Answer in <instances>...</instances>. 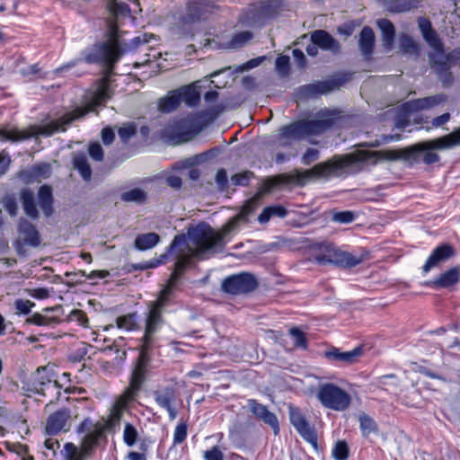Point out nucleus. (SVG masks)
<instances>
[{"instance_id": "nucleus-9", "label": "nucleus", "mask_w": 460, "mask_h": 460, "mask_svg": "<svg viewBox=\"0 0 460 460\" xmlns=\"http://www.w3.org/2000/svg\"><path fill=\"white\" fill-rule=\"evenodd\" d=\"M317 398L324 407L337 411L347 410L351 402V397L346 391L331 383L319 387Z\"/></svg>"}, {"instance_id": "nucleus-30", "label": "nucleus", "mask_w": 460, "mask_h": 460, "mask_svg": "<svg viewBox=\"0 0 460 460\" xmlns=\"http://www.w3.org/2000/svg\"><path fill=\"white\" fill-rule=\"evenodd\" d=\"M160 242V236L156 233L138 234L134 242V246L139 251L152 249Z\"/></svg>"}, {"instance_id": "nucleus-38", "label": "nucleus", "mask_w": 460, "mask_h": 460, "mask_svg": "<svg viewBox=\"0 0 460 460\" xmlns=\"http://www.w3.org/2000/svg\"><path fill=\"white\" fill-rule=\"evenodd\" d=\"M116 323L119 328L126 331L137 329V313H130L119 316Z\"/></svg>"}, {"instance_id": "nucleus-24", "label": "nucleus", "mask_w": 460, "mask_h": 460, "mask_svg": "<svg viewBox=\"0 0 460 460\" xmlns=\"http://www.w3.org/2000/svg\"><path fill=\"white\" fill-rule=\"evenodd\" d=\"M131 401L125 400V394H122L119 400L114 404L109 420L106 423V428L109 431L115 432L117 428L119 425L120 420H122L124 410L127 408L128 403Z\"/></svg>"}, {"instance_id": "nucleus-3", "label": "nucleus", "mask_w": 460, "mask_h": 460, "mask_svg": "<svg viewBox=\"0 0 460 460\" xmlns=\"http://www.w3.org/2000/svg\"><path fill=\"white\" fill-rule=\"evenodd\" d=\"M92 96L89 107L86 110L76 109L73 112L66 113L61 118L52 120L46 125H31L25 129L12 128L0 129V137L18 142L39 137H49L58 131H66L68 125L76 119L82 118L87 112L93 111V107L102 105L111 96V88H96Z\"/></svg>"}, {"instance_id": "nucleus-15", "label": "nucleus", "mask_w": 460, "mask_h": 460, "mask_svg": "<svg viewBox=\"0 0 460 460\" xmlns=\"http://www.w3.org/2000/svg\"><path fill=\"white\" fill-rule=\"evenodd\" d=\"M153 394L157 405L166 410L170 420H175L178 415V411L175 407L178 399L177 389L172 385L161 386L154 391Z\"/></svg>"}, {"instance_id": "nucleus-45", "label": "nucleus", "mask_w": 460, "mask_h": 460, "mask_svg": "<svg viewBox=\"0 0 460 460\" xmlns=\"http://www.w3.org/2000/svg\"><path fill=\"white\" fill-rule=\"evenodd\" d=\"M275 71L281 77H286L289 75L290 58L288 56L280 55L276 58Z\"/></svg>"}, {"instance_id": "nucleus-48", "label": "nucleus", "mask_w": 460, "mask_h": 460, "mask_svg": "<svg viewBox=\"0 0 460 460\" xmlns=\"http://www.w3.org/2000/svg\"><path fill=\"white\" fill-rule=\"evenodd\" d=\"M2 205L11 217H15L18 214V205L13 195L4 196Z\"/></svg>"}, {"instance_id": "nucleus-14", "label": "nucleus", "mask_w": 460, "mask_h": 460, "mask_svg": "<svg viewBox=\"0 0 460 460\" xmlns=\"http://www.w3.org/2000/svg\"><path fill=\"white\" fill-rule=\"evenodd\" d=\"M248 95L245 93H238L231 97L225 98L217 105L211 106L198 113V117L211 122L216 119L223 111L232 110L241 105Z\"/></svg>"}, {"instance_id": "nucleus-64", "label": "nucleus", "mask_w": 460, "mask_h": 460, "mask_svg": "<svg viewBox=\"0 0 460 460\" xmlns=\"http://www.w3.org/2000/svg\"><path fill=\"white\" fill-rule=\"evenodd\" d=\"M292 54H293V58H294L296 65L299 68H305L306 66V58H305L304 52L298 49H295L292 51Z\"/></svg>"}, {"instance_id": "nucleus-44", "label": "nucleus", "mask_w": 460, "mask_h": 460, "mask_svg": "<svg viewBox=\"0 0 460 460\" xmlns=\"http://www.w3.org/2000/svg\"><path fill=\"white\" fill-rule=\"evenodd\" d=\"M26 323L38 326H49L58 323L56 317H48L42 314L35 313L26 319Z\"/></svg>"}, {"instance_id": "nucleus-58", "label": "nucleus", "mask_w": 460, "mask_h": 460, "mask_svg": "<svg viewBox=\"0 0 460 460\" xmlns=\"http://www.w3.org/2000/svg\"><path fill=\"white\" fill-rule=\"evenodd\" d=\"M219 190L224 191L228 188V179L226 169H219L215 177Z\"/></svg>"}, {"instance_id": "nucleus-28", "label": "nucleus", "mask_w": 460, "mask_h": 460, "mask_svg": "<svg viewBox=\"0 0 460 460\" xmlns=\"http://www.w3.org/2000/svg\"><path fill=\"white\" fill-rule=\"evenodd\" d=\"M376 24L382 31L383 47L386 51H390L394 40V26L387 19H380L376 22Z\"/></svg>"}, {"instance_id": "nucleus-46", "label": "nucleus", "mask_w": 460, "mask_h": 460, "mask_svg": "<svg viewBox=\"0 0 460 460\" xmlns=\"http://www.w3.org/2000/svg\"><path fill=\"white\" fill-rule=\"evenodd\" d=\"M138 432L137 429L129 422H126L123 430L124 443L128 447H132L136 444Z\"/></svg>"}, {"instance_id": "nucleus-60", "label": "nucleus", "mask_w": 460, "mask_h": 460, "mask_svg": "<svg viewBox=\"0 0 460 460\" xmlns=\"http://www.w3.org/2000/svg\"><path fill=\"white\" fill-rule=\"evenodd\" d=\"M412 4L411 0H394L391 4L390 9L393 12L401 13L410 10Z\"/></svg>"}, {"instance_id": "nucleus-61", "label": "nucleus", "mask_w": 460, "mask_h": 460, "mask_svg": "<svg viewBox=\"0 0 460 460\" xmlns=\"http://www.w3.org/2000/svg\"><path fill=\"white\" fill-rule=\"evenodd\" d=\"M205 460H224V455L217 447H212L210 449L204 452Z\"/></svg>"}, {"instance_id": "nucleus-1", "label": "nucleus", "mask_w": 460, "mask_h": 460, "mask_svg": "<svg viewBox=\"0 0 460 460\" xmlns=\"http://www.w3.org/2000/svg\"><path fill=\"white\" fill-rule=\"evenodd\" d=\"M255 202L247 201L241 212L232 217L219 232H216L208 224L199 223L190 227L185 234L176 235L169 245L168 251L174 253V268L155 301L151 302L146 314L144 335L158 338L157 334L164 323L163 314L165 307L170 305L173 289L191 264L193 258H202L207 252L221 251L226 246L225 238L234 231L240 222L248 221V217L254 210Z\"/></svg>"}, {"instance_id": "nucleus-57", "label": "nucleus", "mask_w": 460, "mask_h": 460, "mask_svg": "<svg viewBox=\"0 0 460 460\" xmlns=\"http://www.w3.org/2000/svg\"><path fill=\"white\" fill-rule=\"evenodd\" d=\"M69 321L77 322L81 326L87 327L88 318L86 314L79 309H74L68 315Z\"/></svg>"}, {"instance_id": "nucleus-33", "label": "nucleus", "mask_w": 460, "mask_h": 460, "mask_svg": "<svg viewBox=\"0 0 460 460\" xmlns=\"http://www.w3.org/2000/svg\"><path fill=\"white\" fill-rule=\"evenodd\" d=\"M74 168L77 170L81 177L89 181L92 178V169L84 154H77L73 158Z\"/></svg>"}, {"instance_id": "nucleus-35", "label": "nucleus", "mask_w": 460, "mask_h": 460, "mask_svg": "<svg viewBox=\"0 0 460 460\" xmlns=\"http://www.w3.org/2000/svg\"><path fill=\"white\" fill-rule=\"evenodd\" d=\"M120 199L124 202H134L137 204H145L147 199V194L145 190L135 188L120 195Z\"/></svg>"}, {"instance_id": "nucleus-62", "label": "nucleus", "mask_w": 460, "mask_h": 460, "mask_svg": "<svg viewBox=\"0 0 460 460\" xmlns=\"http://www.w3.org/2000/svg\"><path fill=\"white\" fill-rule=\"evenodd\" d=\"M333 219L334 221L339 223L349 224L355 219V216L350 211H342L335 213L333 216Z\"/></svg>"}, {"instance_id": "nucleus-34", "label": "nucleus", "mask_w": 460, "mask_h": 460, "mask_svg": "<svg viewBox=\"0 0 460 460\" xmlns=\"http://www.w3.org/2000/svg\"><path fill=\"white\" fill-rule=\"evenodd\" d=\"M358 421L360 430L364 437H368L370 434L376 433L378 430L377 424L375 420L365 412L358 415Z\"/></svg>"}, {"instance_id": "nucleus-32", "label": "nucleus", "mask_w": 460, "mask_h": 460, "mask_svg": "<svg viewBox=\"0 0 460 460\" xmlns=\"http://www.w3.org/2000/svg\"><path fill=\"white\" fill-rule=\"evenodd\" d=\"M418 26L424 40L427 42L428 45L440 40L439 36L433 29L430 21L428 20L427 18H419Z\"/></svg>"}, {"instance_id": "nucleus-22", "label": "nucleus", "mask_w": 460, "mask_h": 460, "mask_svg": "<svg viewBox=\"0 0 460 460\" xmlns=\"http://www.w3.org/2000/svg\"><path fill=\"white\" fill-rule=\"evenodd\" d=\"M332 255L331 264L341 268H352L360 264L364 261L363 255H354L350 252L341 250L337 246L335 247Z\"/></svg>"}, {"instance_id": "nucleus-17", "label": "nucleus", "mask_w": 460, "mask_h": 460, "mask_svg": "<svg viewBox=\"0 0 460 460\" xmlns=\"http://www.w3.org/2000/svg\"><path fill=\"white\" fill-rule=\"evenodd\" d=\"M248 405L250 407L251 411L254 414V416L257 419L263 421L265 424L269 425L272 429L275 435L279 434V424L275 413L270 411L266 405L259 403L254 399H250L248 401Z\"/></svg>"}, {"instance_id": "nucleus-51", "label": "nucleus", "mask_w": 460, "mask_h": 460, "mask_svg": "<svg viewBox=\"0 0 460 460\" xmlns=\"http://www.w3.org/2000/svg\"><path fill=\"white\" fill-rule=\"evenodd\" d=\"M62 454L66 460H82L81 454L73 443L65 444Z\"/></svg>"}, {"instance_id": "nucleus-37", "label": "nucleus", "mask_w": 460, "mask_h": 460, "mask_svg": "<svg viewBox=\"0 0 460 460\" xmlns=\"http://www.w3.org/2000/svg\"><path fill=\"white\" fill-rule=\"evenodd\" d=\"M253 37L251 31H245L234 34L232 39L226 43L227 49H240L246 45Z\"/></svg>"}, {"instance_id": "nucleus-10", "label": "nucleus", "mask_w": 460, "mask_h": 460, "mask_svg": "<svg viewBox=\"0 0 460 460\" xmlns=\"http://www.w3.org/2000/svg\"><path fill=\"white\" fill-rule=\"evenodd\" d=\"M31 387L29 390L36 394L46 396L51 392H55L58 400L61 394V385L56 379L55 373L48 367H40L31 376Z\"/></svg>"}, {"instance_id": "nucleus-31", "label": "nucleus", "mask_w": 460, "mask_h": 460, "mask_svg": "<svg viewBox=\"0 0 460 460\" xmlns=\"http://www.w3.org/2000/svg\"><path fill=\"white\" fill-rule=\"evenodd\" d=\"M288 215V210L280 205L269 206L263 208L262 212L258 217V221L261 224L268 223L272 217L284 218Z\"/></svg>"}, {"instance_id": "nucleus-53", "label": "nucleus", "mask_w": 460, "mask_h": 460, "mask_svg": "<svg viewBox=\"0 0 460 460\" xmlns=\"http://www.w3.org/2000/svg\"><path fill=\"white\" fill-rule=\"evenodd\" d=\"M104 429V427L99 423L94 424L92 421V420H90L89 418H86L78 426L77 432L79 434H81V433L88 434L90 432H93V430H95V429Z\"/></svg>"}, {"instance_id": "nucleus-41", "label": "nucleus", "mask_w": 460, "mask_h": 460, "mask_svg": "<svg viewBox=\"0 0 460 460\" xmlns=\"http://www.w3.org/2000/svg\"><path fill=\"white\" fill-rule=\"evenodd\" d=\"M335 247L334 244L329 243L323 244L314 256L315 261L320 264H331V259H332V252H334Z\"/></svg>"}, {"instance_id": "nucleus-18", "label": "nucleus", "mask_w": 460, "mask_h": 460, "mask_svg": "<svg viewBox=\"0 0 460 460\" xmlns=\"http://www.w3.org/2000/svg\"><path fill=\"white\" fill-rule=\"evenodd\" d=\"M361 347H357L350 351H341V349L331 347L324 351V357L331 362L350 365L355 363L362 355Z\"/></svg>"}, {"instance_id": "nucleus-11", "label": "nucleus", "mask_w": 460, "mask_h": 460, "mask_svg": "<svg viewBox=\"0 0 460 460\" xmlns=\"http://www.w3.org/2000/svg\"><path fill=\"white\" fill-rule=\"evenodd\" d=\"M18 237L13 246L19 256L26 254V246L38 247L41 243L40 234L35 225L24 217H20L17 224Z\"/></svg>"}, {"instance_id": "nucleus-63", "label": "nucleus", "mask_w": 460, "mask_h": 460, "mask_svg": "<svg viewBox=\"0 0 460 460\" xmlns=\"http://www.w3.org/2000/svg\"><path fill=\"white\" fill-rule=\"evenodd\" d=\"M89 155L95 161H102L103 159V150L99 143L92 144L89 146Z\"/></svg>"}, {"instance_id": "nucleus-47", "label": "nucleus", "mask_w": 460, "mask_h": 460, "mask_svg": "<svg viewBox=\"0 0 460 460\" xmlns=\"http://www.w3.org/2000/svg\"><path fill=\"white\" fill-rule=\"evenodd\" d=\"M332 456L335 460H347L349 456V447L345 441L340 440L335 444L332 449Z\"/></svg>"}, {"instance_id": "nucleus-12", "label": "nucleus", "mask_w": 460, "mask_h": 460, "mask_svg": "<svg viewBox=\"0 0 460 460\" xmlns=\"http://www.w3.org/2000/svg\"><path fill=\"white\" fill-rule=\"evenodd\" d=\"M258 286L254 275L248 272H241L229 276L222 282L224 292L231 295H241L253 291Z\"/></svg>"}, {"instance_id": "nucleus-52", "label": "nucleus", "mask_w": 460, "mask_h": 460, "mask_svg": "<svg viewBox=\"0 0 460 460\" xmlns=\"http://www.w3.org/2000/svg\"><path fill=\"white\" fill-rule=\"evenodd\" d=\"M188 426L187 423H179L173 433V445L181 444L187 438Z\"/></svg>"}, {"instance_id": "nucleus-43", "label": "nucleus", "mask_w": 460, "mask_h": 460, "mask_svg": "<svg viewBox=\"0 0 460 460\" xmlns=\"http://www.w3.org/2000/svg\"><path fill=\"white\" fill-rule=\"evenodd\" d=\"M400 49L405 54L419 55V47L414 40L409 35H402L400 38Z\"/></svg>"}, {"instance_id": "nucleus-56", "label": "nucleus", "mask_w": 460, "mask_h": 460, "mask_svg": "<svg viewBox=\"0 0 460 460\" xmlns=\"http://www.w3.org/2000/svg\"><path fill=\"white\" fill-rule=\"evenodd\" d=\"M35 304L30 300L17 299L14 302V308L17 314H28Z\"/></svg>"}, {"instance_id": "nucleus-16", "label": "nucleus", "mask_w": 460, "mask_h": 460, "mask_svg": "<svg viewBox=\"0 0 460 460\" xmlns=\"http://www.w3.org/2000/svg\"><path fill=\"white\" fill-rule=\"evenodd\" d=\"M71 426V414L69 410L63 408L49 416L45 430L49 435H56L60 431L69 430Z\"/></svg>"}, {"instance_id": "nucleus-36", "label": "nucleus", "mask_w": 460, "mask_h": 460, "mask_svg": "<svg viewBox=\"0 0 460 460\" xmlns=\"http://www.w3.org/2000/svg\"><path fill=\"white\" fill-rule=\"evenodd\" d=\"M102 352L107 357L112 358L114 364L119 365L126 359V350L121 349L117 341L102 349Z\"/></svg>"}, {"instance_id": "nucleus-6", "label": "nucleus", "mask_w": 460, "mask_h": 460, "mask_svg": "<svg viewBox=\"0 0 460 460\" xmlns=\"http://www.w3.org/2000/svg\"><path fill=\"white\" fill-rule=\"evenodd\" d=\"M431 50L428 54L430 67L438 75L447 74L456 66H460V47L455 48L446 53L443 41L440 40L429 44Z\"/></svg>"}, {"instance_id": "nucleus-55", "label": "nucleus", "mask_w": 460, "mask_h": 460, "mask_svg": "<svg viewBox=\"0 0 460 460\" xmlns=\"http://www.w3.org/2000/svg\"><path fill=\"white\" fill-rule=\"evenodd\" d=\"M320 158V151L316 148H308L301 158V162L305 165H310Z\"/></svg>"}, {"instance_id": "nucleus-29", "label": "nucleus", "mask_w": 460, "mask_h": 460, "mask_svg": "<svg viewBox=\"0 0 460 460\" xmlns=\"http://www.w3.org/2000/svg\"><path fill=\"white\" fill-rule=\"evenodd\" d=\"M354 76V73L339 71L332 75L327 81L320 83V84H316L315 86H341L343 84L352 83ZM308 86L314 85L309 84Z\"/></svg>"}, {"instance_id": "nucleus-21", "label": "nucleus", "mask_w": 460, "mask_h": 460, "mask_svg": "<svg viewBox=\"0 0 460 460\" xmlns=\"http://www.w3.org/2000/svg\"><path fill=\"white\" fill-rule=\"evenodd\" d=\"M208 5L204 0H190L187 5V13L181 19L182 26L191 24L202 18Z\"/></svg>"}, {"instance_id": "nucleus-49", "label": "nucleus", "mask_w": 460, "mask_h": 460, "mask_svg": "<svg viewBox=\"0 0 460 460\" xmlns=\"http://www.w3.org/2000/svg\"><path fill=\"white\" fill-rule=\"evenodd\" d=\"M254 176L251 171L235 173L231 177V181L235 186H247L250 180Z\"/></svg>"}, {"instance_id": "nucleus-54", "label": "nucleus", "mask_w": 460, "mask_h": 460, "mask_svg": "<svg viewBox=\"0 0 460 460\" xmlns=\"http://www.w3.org/2000/svg\"><path fill=\"white\" fill-rule=\"evenodd\" d=\"M264 59H265V56L252 58L249 61L243 63V65L236 66L234 68V72L242 73L245 70H249V69L257 67L263 62Z\"/></svg>"}, {"instance_id": "nucleus-20", "label": "nucleus", "mask_w": 460, "mask_h": 460, "mask_svg": "<svg viewBox=\"0 0 460 460\" xmlns=\"http://www.w3.org/2000/svg\"><path fill=\"white\" fill-rule=\"evenodd\" d=\"M311 40L323 50L331 51L333 54H338L341 51L340 42L326 31H314L311 34Z\"/></svg>"}, {"instance_id": "nucleus-19", "label": "nucleus", "mask_w": 460, "mask_h": 460, "mask_svg": "<svg viewBox=\"0 0 460 460\" xmlns=\"http://www.w3.org/2000/svg\"><path fill=\"white\" fill-rule=\"evenodd\" d=\"M455 254V249L452 245L444 243L433 250L422 267L424 273H428L432 268L438 266Z\"/></svg>"}, {"instance_id": "nucleus-59", "label": "nucleus", "mask_w": 460, "mask_h": 460, "mask_svg": "<svg viewBox=\"0 0 460 460\" xmlns=\"http://www.w3.org/2000/svg\"><path fill=\"white\" fill-rule=\"evenodd\" d=\"M118 134L121 141L126 143L137 134V128L134 125L122 127L119 128Z\"/></svg>"}, {"instance_id": "nucleus-26", "label": "nucleus", "mask_w": 460, "mask_h": 460, "mask_svg": "<svg viewBox=\"0 0 460 460\" xmlns=\"http://www.w3.org/2000/svg\"><path fill=\"white\" fill-rule=\"evenodd\" d=\"M38 201L42 212L46 217H49L54 213V199L50 186H40L38 190Z\"/></svg>"}, {"instance_id": "nucleus-27", "label": "nucleus", "mask_w": 460, "mask_h": 460, "mask_svg": "<svg viewBox=\"0 0 460 460\" xmlns=\"http://www.w3.org/2000/svg\"><path fill=\"white\" fill-rule=\"evenodd\" d=\"M375 46V33L372 28L365 26L359 33L358 48L361 54L369 58Z\"/></svg>"}, {"instance_id": "nucleus-23", "label": "nucleus", "mask_w": 460, "mask_h": 460, "mask_svg": "<svg viewBox=\"0 0 460 460\" xmlns=\"http://www.w3.org/2000/svg\"><path fill=\"white\" fill-rule=\"evenodd\" d=\"M460 279V271L458 267H454L437 279L426 283L427 286L433 288H447L456 285Z\"/></svg>"}, {"instance_id": "nucleus-8", "label": "nucleus", "mask_w": 460, "mask_h": 460, "mask_svg": "<svg viewBox=\"0 0 460 460\" xmlns=\"http://www.w3.org/2000/svg\"><path fill=\"white\" fill-rule=\"evenodd\" d=\"M200 102L198 88H175L159 101V111L170 113L178 109L181 102L188 107H196Z\"/></svg>"}, {"instance_id": "nucleus-7", "label": "nucleus", "mask_w": 460, "mask_h": 460, "mask_svg": "<svg viewBox=\"0 0 460 460\" xmlns=\"http://www.w3.org/2000/svg\"><path fill=\"white\" fill-rule=\"evenodd\" d=\"M447 96L443 93L428 96L424 98L411 100L404 102L399 109L395 117V127L397 128H405L410 125V117L412 113L429 110L440 103L445 102Z\"/></svg>"}, {"instance_id": "nucleus-13", "label": "nucleus", "mask_w": 460, "mask_h": 460, "mask_svg": "<svg viewBox=\"0 0 460 460\" xmlns=\"http://www.w3.org/2000/svg\"><path fill=\"white\" fill-rule=\"evenodd\" d=\"M288 410L290 423L305 440L316 447L317 435L314 428L309 424L298 408L289 406Z\"/></svg>"}, {"instance_id": "nucleus-5", "label": "nucleus", "mask_w": 460, "mask_h": 460, "mask_svg": "<svg viewBox=\"0 0 460 460\" xmlns=\"http://www.w3.org/2000/svg\"><path fill=\"white\" fill-rule=\"evenodd\" d=\"M158 338L142 335L139 339V355L131 373L129 385L124 391L126 401H134L146 381L153 350L158 346Z\"/></svg>"}, {"instance_id": "nucleus-42", "label": "nucleus", "mask_w": 460, "mask_h": 460, "mask_svg": "<svg viewBox=\"0 0 460 460\" xmlns=\"http://www.w3.org/2000/svg\"><path fill=\"white\" fill-rule=\"evenodd\" d=\"M333 88H300L295 94L296 102H298L302 97L314 98L319 94H328Z\"/></svg>"}, {"instance_id": "nucleus-40", "label": "nucleus", "mask_w": 460, "mask_h": 460, "mask_svg": "<svg viewBox=\"0 0 460 460\" xmlns=\"http://www.w3.org/2000/svg\"><path fill=\"white\" fill-rule=\"evenodd\" d=\"M230 70H231V67L227 66L223 69L215 71V72L211 73L208 76H205L202 80H198V81L192 82V83L187 84L186 86H191V87L199 86V84L201 82L207 83L208 84H213L214 86H219L218 85L219 84H224L223 86H226V84L228 83L227 81H225V82L216 81L215 78L220 76L222 74L229 72Z\"/></svg>"}, {"instance_id": "nucleus-50", "label": "nucleus", "mask_w": 460, "mask_h": 460, "mask_svg": "<svg viewBox=\"0 0 460 460\" xmlns=\"http://www.w3.org/2000/svg\"><path fill=\"white\" fill-rule=\"evenodd\" d=\"M289 334L293 338L296 347L304 349L306 348L307 341L305 334L301 330H299L297 327H293L289 330Z\"/></svg>"}, {"instance_id": "nucleus-4", "label": "nucleus", "mask_w": 460, "mask_h": 460, "mask_svg": "<svg viewBox=\"0 0 460 460\" xmlns=\"http://www.w3.org/2000/svg\"><path fill=\"white\" fill-rule=\"evenodd\" d=\"M339 119L338 111L324 109L318 111L314 119H300L282 127L279 137L299 140L305 137L319 136L333 128Z\"/></svg>"}, {"instance_id": "nucleus-2", "label": "nucleus", "mask_w": 460, "mask_h": 460, "mask_svg": "<svg viewBox=\"0 0 460 460\" xmlns=\"http://www.w3.org/2000/svg\"><path fill=\"white\" fill-rule=\"evenodd\" d=\"M456 146H460V128L448 135L419 142L400 152L382 150L373 153L364 151L358 154L335 155L324 162L316 164L311 169L305 171L296 169L290 173H280L269 178L265 184L270 190L279 185L294 183L303 186L310 180L341 177L372 156L387 160L403 157L414 162L421 160L426 164H432L439 160V155L433 152L434 149H448Z\"/></svg>"}, {"instance_id": "nucleus-39", "label": "nucleus", "mask_w": 460, "mask_h": 460, "mask_svg": "<svg viewBox=\"0 0 460 460\" xmlns=\"http://www.w3.org/2000/svg\"><path fill=\"white\" fill-rule=\"evenodd\" d=\"M167 248H169V246ZM169 255H172V257L174 258V253L170 252L168 251V249H166V252L164 253L161 254L159 259L154 258L148 261H145V262H142L139 264H134L132 267L134 270H140L156 268L160 264L165 263Z\"/></svg>"}, {"instance_id": "nucleus-25", "label": "nucleus", "mask_w": 460, "mask_h": 460, "mask_svg": "<svg viewBox=\"0 0 460 460\" xmlns=\"http://www.w3.org/2000/svg\"><path fill=\"white\" fill-rule=\"evenodd\" d=\"M20 199L24 213L32 220L40 217V212L36 207L35 196L31 190L24 189L20 193Z\"/></svg>"}]
</instances>
